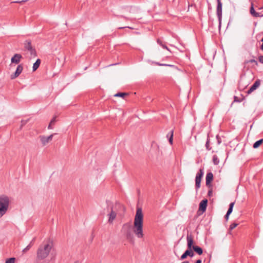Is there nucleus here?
<instances>
[{
    "label": "nucleus",
    "instance_id": "obj_42",
    "mask_svg": "<svg viewBox=\"0 0 263 263\" xmlns=\"http://www.w3.org/2000/svg\"><path fill=\"white\" fill-rule=\"evenodd\" d=\"M260 49H261V50H262L263 51V43L261 44V45L260 46Z\"/></svg>",
    "mask_w": 263,
    "mask_h": 263
},
{
    "label": "nucleus",
    "instance_id": "obj_17",
    "mask_svg": "<svg viewBox=\"0 0 263 263\" xmlns=\"http://www.w3.org/2000/svg\"><path fill=\"white\" fill-rule=\"evenodd\" d=\"M24 44L25 49L28 51L33 48L32 46L31 42L30 40H26Z\"/></svg>",
    "mask_w": 263,
    "mask_h": 263
},
{
    "label": "nucleus",
    "instance_id": "obj_12",
    "mask_svg": "<svg viewBox=\"0 0 263 263\" xmlns=\"http://www.w3.org/2000/svg\"><path fill=\"white\" fill-rule=\"evenodd\" d=\"M22 58V56L21 55V54L16 53L11 58V62L12 64L14 63L17 64L20 62Z\"/></svg>",
    "mask_w": 263,
    "mask_h": 263
},
{
    "label": "nucleus",
    "instance_id": "obj_40",
    "mask_svg": "<svg viewBox=\"0 0 263 263\" xmlns=\"http://www.w3.org/2000/svg\"><path fill=\"white\" fill-rule=\"evenodd\" d=\"M52 124H50V123L49 124V125H48V129H52V126H51V125H52Z\"/></svg>",
    "mask_w": 263,
    "mask_h": 263
},
{
    "label": "nucleus",
    "instance_id": "obj_32",
    "mask_svg": "<svg viewBox=\"0 0 263 263\" xmlns=\"http://www.w3.org/2000/svg\"><path fill=\"white\" fill-rule=\"evenodd\" d=\"M258 61L260 63L263 64V55H260L258 57Z\"/></svg>",
    "mask_w": 263,
    "mask_h": 263
},
{
    "label": "nucleus",
    "instance_id": "obj_2",
    "mask_svg": "<svg viewBox=\"0 0 263 263\" xmlns=\"http://www.w3.org/2000/svg\"><path fill=\"white\" fill-rule=\"evenodd\" d=\"M52 247V245L50 243L42 245L40 246L37 251V263H39V260L43 259L47 257Z\"/></svg>",
    "mask_w": 263,
    "mask_h": 263
},
{
    "label": "nucleus",
    "instance_id": "obj_36",
    "mask_svg": "<svg viewBox=\"0 0 263 263\" xmlns=\"http://www.w3.org/2000/svg\"><path fill=\"white\" fill-rule=\"evenodd\" d=\"M55 117H54V118H53V119L51 120L50 121V124H54V122H55Z\"/></svg>",
    "mask_w": 263,
    "mask_h": 263
},
{
    "label": "nucleus",
    "instance_id": "obj_3",
    "mask_svg": "<svg viewBox=\"0 0 263 263\" xmlns=\"http://www.w3.org/2000/svg\"><path fill=\"white\" fill-rule=\"evenodd\" d=\"M106 210L108 213L107 216L108 217V222L112 223L117 216V212L114 203L109 200H106Z\"/></svg>",
    "mask_w": 263,
    "mask_h": 263
},
{
    "label": "nucleus",
    "instance_id": "obj_10",
    "mask_svg": "<svg viewBox=\"0 0 263 263\" xmlns=\"http://www.w3.org/2000/svg\"><path fill=\"white\" fill-rule=\"evenodd\" d=\"M130 227H131L130 224L129 223H125L123 225V228H127L128 229V230L126 232V237L127 239L130 241L132 240L133 239V237H134L132 233L130 230Z\"/></svg>",
    "mask_w": 263,
    "mask_h": 263
},
{
    "label": "nucleus",
    "instance_id": "obj_33",
    "mask_svg": "<svg viewBox=\"0 0 263 263\" xmlns=\"http://www.w3.org/2000/svg\"><path fill=\"white\" fill-rule=\"evenodd\" d=\"M208 195L209 197H211L213 195V191L212 190H210L208 191Z\"/></svg>",
    "mask_w": 263,
    "mask_h": 263
},
{
    "label": "nucleus",
    "instance_id": "obj_1",
    "mask_svg": "<svg viewBox=\"0 0 263 263\" xmlns=\"http://www.w3.org/2000/svg\"><path fill=\"white\" fill-rule=\"evenodd\" d=\"M143 215L141 208H138L134 218L133 232L138 238L143 237Z\"/></svg>",
    "mask_w": 263,
    "mask_h": 263
},
{
    "label": "nucleus",
    "instance_id": "obj_28",
    "mask_svg": "<svg viewBox=\"0 0 263 263\" xmlns=\"http://www.w3.org/2000/svg\"><path fill=\"white\" fill-rule=\"evenodd\" d=\"M15 259L14 257L9 258L6 260V263H14Z\"/></svg>",
    "mask_w": 263,
    "mask_h": 263
},
{
    "label": "nucleus",
    "instance_id": "obj_35",
    "mask_svg": "<svg viewBox=\"0 0 263 263\" xmlns=\"http://www.w3.org/2000/svg\"><path fill=\"white\" fill-rule=\"evenodd\" d=\"M235 203L234 202H231L229 205V208L233 209V206L234 205Z\"/></svg>",
    "mask_w": 263,
    "mask_h": 263
},
{
    "label": "nucleus",
    "instance_id": "obj_22",
    "mask_svg": "<svg viewBox=\"0 0 263 263\" xmlns=\"http://www.w3.org/2000/svg\"><path fill=\"white\" fill-rule=\"evenodd\" d=\"M28 51L29 52L30 55L29 57L30 59L34 58L36 57V51L34 48L29 50Z\"/></svg>",
    "mask_w": 263,
    "mask_h": 263
},
{
    "label": "nucleus",
    "instance_id": "obj_44",
    "mask_svg": "<svg viewBox=\"0 0 263 263\" xmlns=\"http://www.w3.org/2000/svg\"><path fill=\"white\" fill-rule=\"evenodd\" d=\"M93 236H92L91 238V241H92V240L93 239Z\"/></svg>",
    "mask_w": 263,
    "mask_h": 263
},
{
    "label": "nucleus",
    "instance_id": "obj_9",
    "mask_svg": "<svg viewBox=\"0 0 263 263\" xmlns=\"http://www.w3.org/2000/svg\"><path fill=\"white\" fill-rule=\"evenodd\" d=\"M23 70V66L22 64H20L17 66L16 69L14 73V74H11V79H14L19 76V75L22 73Z\"/></svg>",
    "mask_w": 263,
    "mask_h": 263
},
{
    "label": "nucleus",
    "instance_id": "obj_34",
    "mask_svg": "<svg viewBox=\"0 0 263 263\" xmlns=\"http://www.w3.org/2000/svg\"><path fill=\"white\" fill-rule=\"evenodd\" d=\"M232 211H233V209L229 208L227 213H228V214H231L232 213Z\"/></svg>",
    "mask_w": 263,
    "mask_h": 263
},
{
    "label": "nucleus",
    "instance_id": "obj_13",
    "mask_svg": "<svg viewBox=\"0 0 263 263\" xmlns=\"http://www.w3.org/2000/svg\"><path fill=\"white\" fill-rule=\"evenodd\" d=\"M208 204V200L203 199L199 203V210L202 212L205 211Z\"/></svg>",
    "mask_w": 263,
    "mask_h": 263
},
{
    "label": "nucleus",
    "instance_id": "obj_6",
    "mask_svg": "<svg viewBox=\"0 0 263 263\" xmlns=\"http://www.w3.org/2000/svg\"><path fill=\"white\" fill-rule=\"evenodd\" d=\"M217 10L216 13L218 18L219 25L218 27L220 28L221 26V20H222V3L220 0H217Z\"/></svg>",
    "mask_w": 263,
    "mask_h": 263
},
{
    "label": "nucleus",
    "instance_id": "obj_20",
    "mask_svg": "<svg viewBox=\"0 0 263 263\" xmlns=\"http://www.w3.org/2000/svg\"><path fill=\"white\" fill-rule=\"evenodd\" d=\"M173 135L174 132L173 130H172L167 135V137L168 138V141L171 144H173Z\"/></svg>",
    "mask_w": 263,
    "mask_h": 263
},
{
    "label": "nucleus",
    "instance_id": "obj_11",
    "mask_svg": "<svg viewBox=\"0 0 263 263\" xmlns=\"http://www.w3.org/2000/svg\"><path fill=\"white\" fill-rule=\"evenodd\" d=\"M260 84V80H257L247 91L248 94H250L252 93L253 91L256 90L259 87Z\"/></svg>",
    "mask_w": 263,
    "mask_h": 263
},
{
    "label": "nucleus",
    "instance_id": "obj_23",
    "mask_svg": "<svg viewBox=\"0 0 263 263\" xmlns=\"http://www.w3.org/2000/svg\"><path fill=\"white\" fill-rule=\"evenodd\" d=\"M34 239L35 238H33L32 240V241L30 242V244H29L25 248H24L23 250V253L26 252L28 250H29L30 249V248H31V247L32 246V243H33V241L34 240Z\"/></svg>",
    "mask_w": 263,
    "mask_h": 263
},
{
    "label": "nucleus",
    "instance_id": "obj_14",
    "mask_svg": "<svg viewBox=\"0 0 263 263\" xmlns=\"http://www.w3.org/2000/svg\"><path fill=\"white\" fill-rule=\"evenodd\" d=\"M213 180V174L212 172H209L206 174L205 180L206 185L207 186L210 185V184Z\"/></svg>",
    "mask_w": 263,
    "mask_h": 263
},
{
    "label": "nucleus",
    "instance_id": "obj_25",
    "mask_svg": "<svg viewBox=\"0 0 263 263\" xmlns=\"http://www.w3.org/2000/svg\"><path fill=\"white\" fill-rule=\"evenodd\" d=\"M157 43H158V44H159V45H160V46H161L163 48H164V49H167V50H169V49H168V48H167V47L165 45L163 44L162 43V42L160 39H158V40H157Z\"/></svg>",
    "mask_w": 263,
    "mask_h": 263
},
{
    "label": "nucleus",
    "instance_id": "obj_30",
    "mask_svg": "<svg viewBox=\"0 0 263 263\" xmlns=\"http://www.w3.org/2000/svg\"><path fill=\"white\" fill-rule=\"evenodd\" d=\"M156 65H159V66H172L173 65H170V64H160L158 62L155 63Z\"/></svg>",
    "mask_w": 263,
    "mask_h": 263
},
{
    "label": "nucleus",
    "instance_id": "obj_19",
    "mask_svg": "<svg viewBox=\"0 0 263 263\" xmlns=\"http://www.w3.org/2000/svg\"><path fill=\"white\" fill-rule=\"evenodd\" d=\"M41 64V60L40 59H38L36 60L35 62L33 64L32 66V70L33 71H35L40 66V65Z\"/></svg>",
    "mask_w": 263,
    "mask_h": 263
},
{
    "label": "nucleus",
    "instance_id": "obj_8",
    "mask_svg": "<svg viewBox=\"0 0 263 263\" xmlns=\"http://www.w3.org/2000/svg\"><path fill=\"white\" fill-rule=\"evenodd\" d=\"M194 255V253L192 251V249H187L180 256V260H184L185 259L187 256H190L191 257H193Z\"/></svg>",
    "mask_w": 263,
    "mask_h": 263
},
{
    "label": "nucleus",
    "instance_id": "obj_26",
    "mask_svg": "<svg viewBox=\"0 0 263 263\" xmlns=\"http://www.w3.org/2000/svg\"><path fill=\"white\" fill-rule=\"evenodd\" d=\"M127 93L124 92H118L114 95V97H120L123 98L124 96H127Z\"/></svg>",
    "mask_w": 263,
    "mask_h": 263
},
{
    "label": "nucleus",
    "instance_id": "obj_4",
    "mask_svg": "<svg viewBox=\"0 0 263 263\" xmlns=\"http://www.w3.org/2000/svg\"><path fill=\"white\" fill-rule=\"evenodd\" d=\"M9 202L10 200L8 196H0V218L6 213L9 208Z\"/></svg>",
    "mask_w": 263,
    "mask_h": 263
},
{
    "label": "nucleus",
    "instance_id": "obj_31",
    "mask_svg": "<svg viewBox=\"0 0 263 263\" xmlns=\"http://www.w3.org/2000/svg\"><path fill=\"white\" fill-rule=\"evenodd\" d=\"M237 226V224L236 223H233L232 224H231L230 227V229L231 230H233L234 229V228H235Z\"/></svg>",
    "mask_w": 263,
    "mask_h": 263
},
{
    "label": "nucleus",
    "instance_id": "obj_21",
    "mask_svg": "<svg viewBox=\"0 0 263 263\" xmlns=\"http://www.w3.org/2000/svg\"><path fill=\"white\" fill-rule=\"evenodd\" d=\"M263 142V139H259V140H257L256 141L253 145V147L254 148H258Z\"/></svg>",
    "mask_w": 263,
    "mask_h": 263
},
{
    "label": "nucleus",
    "instance_id": "obj_37",
    "mask_svg": "<svg viewBox=\"0 0 263 263\" xmlns=\"http://www.w3.org/2000/svg\"><path fill=\"white\" fill-rule=\"evenodd\" d=\"M230 214H228V213L226 214V215H225V219L226 220H228V219H229V215Z\"/></svg>",
    "mask_w": 263,
    "mask_h": 263
},
{
    "label": "nucleus",
    "instance_id": "obj_43",
    "mask_svg": "<svg viewBox=\"0 0 263 263\" xmlns=\"http://www.w3.org/2000/svg\"><path fill=\"white\" fill-rule=\"evenodd\" d=\"M127 27H120L119 28L120 29H123V28H126ZM128 28H129L128 27H127Z\"/></svg>",
    "mask_w": 263,
    "mask_h": 263
},
{
    "label": "nucleus",
    "instance_id": "obj_41",
    "mask_svg": "<svg viewBox=\"0 0 263 263\" xmlns=\"http://www.w3.org/2000/svg\"><path fill=\"white\" fill-rule=\"evenodd\" d=\"M234 101L239 102V101L237 100V97L236 96L234 97Z\"/></svg>",
    "mask_w": 263,
    "mask_h": 263
},
{
    "label": "nucleus",
    "instance_id": "obj_18",
    "mask_svg": "<svg viewBox=\"0 0 263 263\" xmlns=\"http://www.w3.org/2000/svg\"><path fill=\"white\" fill-rule=\"evenodd\" d=\"M192 249H193V250L199 255H201L203 253L202 249L199 246H193Z\"/></svg>",
    "mask_w": 263,
    "mask_h": 263
},
{
    "label": "nucleus",
    "instance_id": "obj_7",
    "mask_svg": "<svg viewBox=\"0 0 263 263\" xmlns=\"http://www.w3.org/2000/svg\"><path fill=\"white\" fill-rule=\"evenodd\" d=\"M55 134H51V135H50V136H49L48 137H46L45 136H40V140H41L43 145V146L46 145L50 141H51L52 138H53V137L54 135H55Z\"/></svg>",
    "mask_w": 263,
    "mask_h": 263
},
{
    "label": "nucleus",
    "instance_id": "obj_29",
    "mask_svg": "<svg viewBox=\"0 0 263 263\" xmlns=\"http://www.w3.org/2000/svg\"><path fill=\"white\" fill-rule=\"evenodd\" d=\"M205 146L206 149L209 151L210 150L211 148V147H210V141L208 139H207V141L206 142Z\"/></svg>",
    "mask_w": 263,
    "mask_h": 263
},
{
    "label": "nucleus",
    "instance_id": "obj_38",
    "mask_svg": "<svg viewBox=\"0 0 263 263\" xmlns=\"http://www.w3.org/2000/svg\"><path fill=\"white\" fill-rule=\"evenodd\" d=\"M27 123V121L22 120V126L25 125Z\"/></svg>",
    "mask_w": 263,
    "mask_h": 263
},
{
    "label": "nucleus",
    "instance_id": "obj_39",
    "mask_svg": "<svg viewBox=\"0 0 263 263\" xmlns=\"http://www.w3.org/2000/svg\"><path fill=\"white\" fill-rule=\"evenodd\" d=\"M201 259H198L196 261L195 263H201Z\"/></svg>",
    "mask_w": 263,
    "mask_h": 263
},
{
    "label": "nucleus",
    "instance_id": "obj_5",
    "mask_svg": "<svg viewBox=\"0 0 263 263\" xmlns=\"http://www.w3.org/2000/svg\"><path fill=\"white\" fill-rule=\"evenodd\" d=\"M204 174V169L203 168H200L199 172L197 173L196 178H195V187L196 190H197L200 187V183L201 181V179Z\"/></svg>",
    "mask_w": 263,
    "mask_h": 263
},
{
    "label": "nucleus",
    "instance_id": "obj_15",
    "mask_svg": "<svg viewBox=\"0 0 263 263\" xmlns=\"http://www.w3.org/2000/svg\"><path fill=\"white\" fill-rule=\"evenodd\" d=\"M186 239H187V249H193V246H194L193 245V244L194 243V240H193V239L192 236L187 235V237H186Z\"/></svg>",
    "mask_w": 263,
    "mask_h": 263
},
{
    "label": "nucleus",
    "instance_id": "obj_24",
    "mask_svg": "<svg viewBox=\"0 0 263 263\" xmlns=\"http://www.w3.org/2000/svg\"><path fill=\"white\" fill-rule=\"evenodd\" d=\"M212 160H213V163L215 165H218L219 164V160L216 155H214L213 156Z\"/></svg>",
    "mask_w": 263,
    "mask_h": 263
},
{
    "label": "nucleus",
    "instance_id": "obj_27",
    "mask_svg": "<svg viewBox=\"0 0 263 263\" xmlns=\"http://www.w3.org/2000/svg\"><path fill=\"white\" fill-rule=\"evenodd\" d=\"M249 63H255V64L256 65H258V63H257V61H256L255 59H251L250 60L246 61L245 62V64Z\"/></svg>",
    "mask_w": 263,
    "mask_h": 263
},
{
    "label": "nucleus",
    "instance_id": "obj_16",
    "mask_svg": "<svg viewBox=\"0 0 263 263\" xmlns=\"http://www.w3.org/2000/svg\"><path fill=\"white\" fill-rule=\"evenodd\" d=\"M250 13L255 17H261L263 15H260L259 13L256 12L253 7V5L252 4L251 7L250 8Z\"/></svg>",
    "mask_w": 263,
    "mask_h": 263
}]
</instances>
